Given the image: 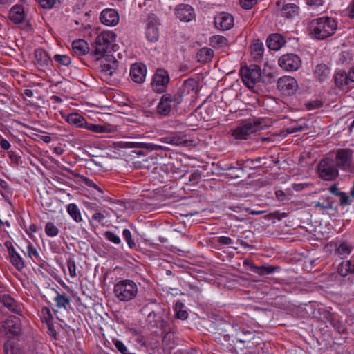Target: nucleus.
Instances as JSON below:
<instances>
[{"label": "nucleus", "instance_id": "f257e3e1", "mask_svg": "<svg viewBox=\"0 0 354 354\" xmlns=\"http://www.w3.org/2000/svg\"><path fill=\"white\" fill-rule=\"evenodd\" d=\"M308 30L313 38L325 39L335 35L337 30V22L330 17H318L310 21Z\"/></svg>", "mask_w": 354, "mask_h": 354}, {"label": "nucleus", "instance_id": "f03ea898", "mask_svg": "<svg viewBox=\"0 0 354 354\" xmlns=\"http://www.w3.org/2000/svg\"><path fill=\"white\" fill-rule=\"evenodd\" d=\"M23 333L21 319L15 315H10L0 322V337L8 339H17Z\"/></svg>", "mask_w": 354, "mask_h": 354}, {"label": "nucleus", "instance_id": "7ed1b4c3", "mask_svg": "<svg viewBox=\"0 0 354 354\" xmlns=\"http://www.w3.org/2000/svg\"><path fill=\"white\" fill-rule=\"evenodd\" d=\"M115 40V35L111 31H104L95 38L93 47L94 48V55L97 57V59L104 56H109L108 53L113 50Z\"/></svg>", "mask_w": 354, "mask_h": 354}, {"label": "nucleus", "instance_id": "20e7f679", "mask_svg": "<svg viewBox=\"0 0 354 354\" xmlns=\"http://www.w3.org/2000/svg\"><path fill=\"white\" fill-rule=\"evenodd\" d=\"M113 292L120 301H129L136 296L138 286L132 280L123 279L114 286Z\"/></svg>", "mask_w": 354, "mask_h": 354}, {"label": "nucleus", "instance_id": "39448f33", "mask_svg": "<svg viewBox=\"0 0 354 354\" xmlns=\"http://www.w3.org/2000/svg\"><path fill=\"white\" fill-rule=\"evenodd\" d=\"M240 75L245 85L252 88L255 84L261 81V70L256 64H252L249 66L241 67Z\"/></svg>", "mask_w": 354, "mask_h": 354}, {"label": "nucleus", "instance_id": "423d86ee", "mask_svg": "<svg viewBox=\"0 0 354 354\" xmlns=\"http://www.w3.org/2000/svg\"><path fill=\"white\" fill-rule=\"evenodd\" d=\"M261 122L259 120L248 119L243 121L232 133L236 139L246 140L248 136L260 129Z\"/></svg>", "mask_w": 354, "mask_h": 354}, {"label": "nucleus", "instance_id": "0eeeda50", "mask_svg": "<svg viewBox=\"0 0 354 354\" xmlns=\"http://www.w3.org/2000/svg\"><path fill=\"white\" fill-rule=\"evenodd\" d=\"M180 104L179 96L170 93L164 94L158 104L157 113L161 116H168L172 109Z\"/></svg>", "mask_w": 354, "mask_h": 354}, {"label": "nucleus", "instance_id": "6e6552de", "mask_svg": "<svg viewBox=\"0 0 354 354\" xmlns=\"http://www.w3.org/2000/svg\"><path fill=\"white\" fill-rule=\"evenodd\" d=\"M318 171L320 178L325 180H333L339 175L334 160L329 158H324L320 161L318 165Z\"/></svg>", "mask_w": 354, "mask_h": 354}, {"label": "nucleus", "instance_id": "1a4fd4ad", "mask_svg": "<svg viewBox=\"0 0 354 354\" xmlns=\"http://www.w3.org/2000/svg\"><path fill=\"white\" fill-rule=\"evenodd\" d=\"M353 151L347 148L339 149L336 151L335 165L342 170H348L353 162Z\"/></svg>", "mask_w": 354, "mask_h": 354}, {"label": "nucleus", "instance_id": "9d476101", "mask_svg": "<svg viewBox=\"0 0 354 354\" xmlns=\"http://www.w3.org/2000/svg\"><path fill=\"white\" fill-rule=\"evenodd\" d=\"M169 82V76L167 71L158 68L153 77L151 86L155 92L162 93L166 91Z\"/></svg>", "mask_w": 354, "mask_h": 354}, {"label": "nucleus", "instance_id": "9b49d317", "mask_svg": "<svg viewBox=\"0 0 354 354\" xmlns=\"http://www.w3.org/2000/svg\"><path fill=\"white\" fill-rule=\"evenodd\" d=\"M160 23L157 17L152 14L149 15L147 18V27H146V37L150 42H156L159 38V28Z\"/></svg>", "mask_w": 354, "mask_h": 354}, {"label": "nucleus", "instance_id": "f8f14e48", "mask_svg": "<svg viewBox=\"0 0 354 354\" xmlns=\"http://www.w3.org/2000/svg\"><path fill=\"white\" fill-rule=\"evenodd\" d=\"M279 65L283 69L288 71H297L301 66V59L295 54H286L280 57Z\"/></svg>", "mask_w": 354, "mask_h": 354}, {"label": "nucleus", "instance_id": "ddd939ff", "mask_svg": "<svg viewBox=\"0 0 354 354\" xmlns=\"http://www.w3.org/2000/svg\"><path fill=\"white\" fill-rule=\"evenodd\" d=\"M277 88L286 95L293 94L298 88L297 80L291 76L280 77L277 82Z\"/></svg>", "mask_w": 354, "mask_h": 354}, {"label": "nucleus", "instance_id": "4468645a", "mask_svg": "<svg viewBox=\"0 0 354 354\" xmlns=\"http://www.w3.org/2000/svg\"><path fill=\"white\" fill-rule=\"evenodd\" d=\"M198 91V82L194 79H188L184 82L181 87L178 89L177 93L174 94L176 96H179L180 103L182 102L183 97L191 95L194 97Z\"/></svg>", "mask_w": 354, "mask_h": 354}, {"label": "nucleus", "instance_id": "2eb2a0df", "mask_svg": "<svg viewBox=\"0 0 354 354\" xmlns=\"http://www.w3.org/2000/svg\"><path fill=\"white\" fill-rule=\"evenodd\" d=\"M0 303L10 312L22 315L23 305L8 294H3Z\"/></svg>", "mask_w": 354, "mask_h": 354}, {"label": "nucleus", "instance_id": "dca6fc26", "mask_svg": "<svg viewBox=\"0 0 354 354\" xmlns=\"http://www.w3.org/2000/svg\"><path fill=\"white\" fill-rule=\"evenodd\" d=\"M147 68L146 66L141 63L133 64L130 70V76L131 80L137 83H142L146 77Z\"/></svg>", "mask_w": 354, "mask_h": 354}, {"label": "nucleus", "instance_id": "f3484780", "mask_svg": "<svg viewBox=\"0 0 354 354\" xmlns=\"http://www.w3.org/2000/svg\"><path fill=\"white\" fill-rule=\"evenodd\" d=\"M214 24L217 28L221 30H229L233 26L234 17L226 12L220 13L214 18Z\"/></svg>", "mask_w": 354, "mask_h": 354}, {"label": "nucleus", "instance_id": "a211bd4d", "mask_svg": "<svg viewBox=\"0 0 354 354\" xmlns=\"http://www.w3.org/2000/svg\"><path fill=\"white\" fill-rule=\"evenodd\" d=\"M100 19L103 24L113 26L119 22V14L115 9L106 8L102 11Z\"/></svg>", "mask_w": 354, "mask_h": 354}, {"label": "nucleus", "instance_id": "6ab92c4d", "mask_svg": "<svg viewBox=\"0 0 354 354\" xmlns=\"http://www.w3.org/2000/svg\"><path fill=\"white\" fill-rule=\"evenodd\" d=\"M176 17L183 21H190L194 17V10L189 5L180 4L176 10Z\"/></svg>", "mask_w": 354, "mask_h": 354}, {"label": "nucleus", "instance_id": "aec40b11", "mask_svg": "<svg viewBox=\"0 0 354 354\" xmlns=\"http://www.w3.org/2000/svg\"><path fill=\"white\" fill-rule=\"evenodd\" d=\"M243 264L245 266H248L250 268V271L261 276L272 274L275 272V270L279 269V267L277 266L268 265L257 266L247 259L244 261Z\"/></svg>", "mask_w": 354, "mask_h": 354}, {"label": "nucleus", "instance_id": "412c9836", "mask_svg": "<svg viewBox=\"0 0 354 354\" xmlns=\"http://www.w3.org/2000/svg\"><path fill=\"white\" fill-rule=\"evenodd\" d=\"M335 84L339 88L348 91L353 85H351L348 79L347 73L340 71L335 75Z\"/></svg>", "mask_w": 354, "mask_h": 354}, {"label": "nucleus", "instance_id": "4be33fe9", "mask_svg": "<svg viewBox=\"0 0 354 354\" xmlns=\"http://www.w3.org/2000/svg\"><path fill=\"white\" fill-rule=\"evenodd\" d=\"M25 13L22 6L15 5L9 12V19L15 24L21 23L24 20Z\"/></svg>", "mask_w": 354, "mask_h": 354}, {"label": "nucleus", "instance_id": "5701e85b", "mask_svg": "<svg viewBox=\"0 0 354 354\" xmlns=\"http://www.w3.org/2000/svg\"><path fill=\"white\" fill-rule=\"evenodd\" d=\"M285 42L283 37L280 34H272L267 39L268 47L273 50L280 49Z\"/></svg>", "mask_w": 354, "mask_h": 354}, {"label": "nucleus", "instance_id": "b1692460", "mask_svg": "<svg viewBox=\"0 0 354 354\" xmlns=\"http://www.w3.org/2000/svg\"><path fill=\"white\" fill-rule=\"evenodd\" d=\"M330 74V68L324 63L317 64L314 71V75L319 82L325 81Z\"/></svg>", "mask_w": 354, "mask_h": 354}, {"label": "nucleus", "instance_id": "393cba45", "mask_svg": "<svg viewBox=\"0 0 354 354\" xmlns=\"http://www.w3.org/2000/svg\"><path fill=\"white\" fill-rule=\"evenodd\" d=\"M72 48L74 53L78 56L86 55L89 50L87 42L83 39L74 41L72 44Z\"/></svg>", "mask_w": 354, "mask_h": 354}, {"label": "nucleus", "instance_id": "a878e982", "mask_svg": "<svg viewBox=\"0 0 354 354\" xmlns=\"http://www.w3.org/2000/svg\"><path fill=\"white\" fill-rule=\"evenodd\" d=\"M35 58L37 64L41 67L47 66L51 62V59L47 53L42 49L35 50Z\"/></svg>", "mask_w": 354, "mask_h": 354}, {"label": "nucleus", "instance_id": "bb28decb", "mask_svg": "<svg viewBox=\"0 0 354 354\" xmlns=\"http://www.w3.org/2000/svg\"><path fill=\"white\" fill-rule=\"evenodd\" d=\"M281 15L286 18H293L299 14V7L294 3L285 4L281 10Z\"/></svg>", "mask_w": 354, "mask_h": 354}, {"label": "nucleus", "instance_id": "cd10ccee", "mask_svg": "<svg viewBox=\"0 0 354 354\" xmlns=\"http://www.w3.org/2000/svg\"><path fill=\"white\" fill-rule=\"evenodd\" d=\"M251 55L254 59H260L263 54L264 46L263 44L259 40L254 41L250 46Z\"/></svg>", "mask_w": 354, "mask_h": 354}, {"label": "nucleus", "instance_id": "c85d7f7f", "mask_svg": "<svg viewBox=\"0 0 354 354\" xmlns=\"http://www.w3.org/2000/svg\"><path fill=\"white\" fill-rule=\"evenodd\" d=\"M66 121L71 124L75 125L77 127H84L87 122L86 120L77 113H71L67 116Z\"/></svg>", "mask_w": 354, "mask_h": 354}, {"label": "nucleus", "instance_id": "c756f323", "mask_svg": "<svg viewBox=\"0 0 354 354\" xmlns=\"http://www.w3.org/2000/svg\"><path fill=\"white\" fill-rule=\"evenodd\" d=\"M214 56V51L209 48H203L196 54L198 61L201 63H206L211 61Z\"/></svg>", "mask_w": 354, "mask_h": 354}, {"label": "nucleus", "instance_id": "7c9ffc66", "mask_svg": "<svg viewBox=\"0 0 354 354\" xmlns=\"http://www.w3.org/2000/svg\"><path fill=\"white\" fill-rule=\"evenodd\" d=\"M67 212L75 222L80 223L82 221L80 211L75 203H70L68 205Z\"/></svg>", "mask_w": 354, "mask_h": 354}, {"label": "nucleus", "instance_id": "2f4dec72", "mask_svg": "<svg viewBox=\"0 0 354 354\" xmlns=\"http://www.w3.org/2000/svg\"><path fill=\"white\" fill-rule=\"evenodd\" d=\"M54 301L55 302V306L57 308H64V309H66L67 306L70 304V298L66 296L65 294H59V292H57V295L54 299Z\"/></svg>", "mask_w": 354, "mask_h": 354}, {"label": "nucleus", "instance_id": "473e14b6", "mask_svg": "<svg viewBox=\"0 0 354 354\" xmlns=\"http://www.w3.org/2000/svg\"><path fill=\"white\" fill-rule=\"evenodd\" d=\"M209 44L213 48H219L227 45V39L223 36L214 35L210 38Z\"/></svg>", "mask_w": 354, "mask_h": 354}, {"label": "nucleus", "instance_id": "72a5a7b5", "mask_svg": "<svg viewBox=\"0 0 354 354\" xmlns=\"http://www.w3.org/2000/svg\"><path fill=\"white\" fill-rule=\"evenodd\" d=\"M111 60H112V65L111 66V70H100L101 74L103 77L109 79L113 75V73L115 72L118 66V60L113 56L109 57Z\"/></svg>", "mask_w": 354, "mask_h": 354}, {"label": "nucleus", "instance_id": "f704fd0d", "mask_svg": "<svg viewBox=\"0 0 354 354\" xmlns=\"http://www.w3.org/2000/svg\"><path fill=\"white\" fill-rule=\"evenodd\" d=\"M85 128L88 130H90L95 133H109L111 132V130L109 127L101 125V124H88L86 123V125L85 126Z\"/></svg>", "mask_w": 354, "mask_h": 354}, {"label": "nucleus", "instance_id": "c9c22d12", "mask_svg": "<svg viewBox=\"0 0 354 354\" xmlns=\"http://www.w3.org/2000/svg\"><path fill=\"white\" fill-rule=\"evenodd\" d=\"M112 342H113V345L115 346V348L117 349V351L120 354H136V353L129 352L127 346L123 343L122 341H121L118 339H116V338H113L112 339Z\"/></svg>", "mask_w": 354, "mask_h": 354}, {"label": "nucleus", "instance_id": "e433bc0d", "mask_svg": "<svg viewBox=\"0 0 354 354\" xmlns=\"http://www.w3.org/2000/svg\"><path fill=\"white\" fill-rule=\"evenodd\" d=\"M156 158L149 157L147 159L144 160L142 162H138L137 164H138V165H136V167L137 168L146 169L149 170L152 169L153 166L156 165Z\"/></svg>", "mask_w": 354, "mask_h": 354}, {"label": "nucleus", "instance_id": "4c0bfd02", "mask_svg": "<svg viewBox=\"0 0 354 354\" xmlns=\"http://www.w3.org/2000/svg\"><path fill=\"white\" fill-rule=\"evenodd\" d=\"M337 253L342 258L348 256L351 252V246L347 243L343 242L336 249Z\"/></svg>", "mask_w": 354, "mask_h": 354}, {"label": "nucleus", "instance_id": "58836bf2", "mask_svg": "<svg viewBox=\"0 0 354 354\" xmlns=\"http://www.w3.org/2000/svg\"><path fill=\"white\" fill-rule=\"evenodd\" d=\"M262 159H264V158L259 157L255 159H247L244 161L243 167L251 169L258 168L260 167L259 164Z\"/></svg>", "mask_w": 354, "mask_h": 354}, {"label": "nucleus", "instance_id": "ea45409f", "mask_svg": "<svg viewBox=\"0 0 354 354\" xmlns=\"http://www.w3.org/2000/svg\"><path fill=\"white\" fill-rule=\"evenodd\" d=\"M169 142L170 144L175 145L189 146L192 141L184 139L183 138H181L178 136H175L171 137Z\"/></svg>", "mask_w": 354, "mask_h": 354}, {"label": "nucleus", "instance_id": "a19ab883", "mask_svg": "<svg viewBox=\"0 0 354 354\" xmlns=\"http://www.w3.org/2000/svg\"><path fill=\"white\" fill-rule=\"evenodd\" d=\"M45 232L48 236H55L59 234V229L52 222H48L45 226Z\"/></svg>", "mask_w": 354, "mask_h": 354}, {"label": "nucleus", "instance_id": "79ce46f5", "mask_svg": "<svg viewBox=\"0 0 354 354\" xmlns=\"http://www.w3.org/2000/svg\"><path fill=\"white\" fill-rule=\"evenodd\" d=\"M12 264L18 270H21L24 268V263L22 258L18 254L10 258Z\"/></svg>", "mask_w": 354, "mask_h": 354}, {"label": "nucleus", "instance_id": "37998d69", "mask_svg": "<svg viewBox=\"0 0 354 354\" xmlns=\"http://www.w3.org/2000/svg\"><path fill=\"white\" fill-rule=\"evenodd\" d=\"M261 81L266 84H272L275 81V75L272 72L266 73L263 71V73H261Z\"/></svg>", "mask_w": 354, "mask_h": 354}, {"label": "nucleus", "instance_id": "c03bdc74", "mask_svg": "<svg viewBox=\"0 0 354 354\" xmlns=\"http://www.w3.org/2000/svg\"><path fill=\"white\" fill-rule=\"evenodd\" d=\"M42 317L41 320L43 322L46 324H49L53 322V317L50 310V309L47 307H44L42 308Z\"/></svg>", "mask_w": 354, "mask_h": 354}, {"label": "nucleus", "instance_id": "a18cd8bd", "mask_svg": "<svg viewBox=\"0 0 354 354\" xmlns=\"http://www.w3.org/2000/svg\"><path fill=\"white\" fill-rule=\"evenodd\" d=\"M122 235L125 241H127L130 248H133L136 246L134 241L131 238V233L129 230L124 229L122 232Z\"/></svg>", "mask_w": 354, "mask_h": 354}, {"label": "nucleus", "instance_id": "49530a36", "mask_svg": "<svg viewBox=\"0 0 354 354\" xmlns=\"http://www.w3.org/2000/svg\"><path fill=\"white\" fill-rule=\"evenodd\" d=\"M104 237L109 241L115 243L120 244L121 242L120 238L115 234L114 232L111 231H106L104 233Z\"/></svg>", "mask_w": 354, "mask_h": 354}, {"label": "nucleus", "instance_id": "de8ad7c7", "mask_svg": "<svg viewBox=\"0 0 354 354\" xmlns=\"http://www.w3.org/2000/svg\"><path fill=\"white\" fill-rule=\"evenodd\" d=\"M54 59L64 66H68L71 63V58L66 55H56Z\"/></svg>", "mask_w": 354, "mask_h": 354}, {"label": "nucleus", "instance_id": "09e8293b", "mask_svg": "<svg viewBox=\"0 0 354 354\" xmlns=\"http://www.w3.org/2000/svg\"><path fill=\"white\" fill-rule=\"evenodd\" d=\"M67 267L69 271V274L72 278L77 276L76 265L75 261L72 258H69L67 261Z\"/></svg>", "mask_w": 354, "mask_h": 354}, {"label": "nucleus", "instance_id": "8fccbe9b", "mask_svg": "<svg viewBox=\"0 0 354 354\" xmlns=\"http://www.w3.org/2000/svg\"><path fill=\"white\" fill-rule=\"evenodd\" d=\"M334 206V203L333 201L328 200V203H322L320 202H317L315 204V208H320L322 210H329L333 209Z\"/></svg>", "mask_w": 354, "mask_h": 354}, {"label": "nucleus", "instance_id": "3c124183", "mask_svg": "<svg viewBox=\"0 0 354 354\" xmlns=\"http://www.w3.org/2000/svg\"><path fill=\"white\" fill-rule=\"evenodd\" d=\"M4 351L6 354H19V351L8 341L4 344Z\"/></svg>", "mask_w": 354, "mask_h": 354}, {"label": "nucleus", "instance_id": "603ef678", "mask_svg": "<svg viewBox=\"0 0 354 354\" xmlns=\"http://www.w3.org/2000/svg\"><path fill=\"white\" fill-rule=\"evenodd\" d=\"M27 250H28V254L29 257H30L32 259L34 258L37 260L39 259L40 257H39V254L37 249L31 243H30L28 245Z\"/></svg>", "mask_w": 354, "mask_h": 354}, {"label": "nucleus", "instance_id": "864d4df0", "mask_svg": "<svg viewBox=\"0 0 354 354\" xmlns=\"http://www.w3.org/2000/svg\"><path fill=\"white\" fill-rule=\"evenodd\" d=\"M338 197H339V205L341 206L349 205L351 203V199L347 194L344 192L342 194H339Z\"/></svg>", "mask_w": 354, "mask_h": 354}, {"label": "nucleus", "instance_id": "5fc2aeb1", "mask_svg": "<svg viewBox=\"0 0 354 354\" xmlns=\"http://www.w3.org/2000/svg\"><path fill=\"white\" fill-rule=\"evenodd\" d=\"M83 183L89 187H93L96 190H97L100 193L104 194V192L100 187H98L92 180L88 178L84 177L82 179Z\"/></svg>", "mask_w": 354, "mask_h": 354}, {"label": "nucleus", "instance_id": "6e6d98bb", "mask_svg": "<svg viewBox=\"0 0 354 354\" xmlns=\"http://www.w3.org/2000/svg\"><path fill=\"white\" fill-rule=\"evenodd\" d=\"M43 8L49 9L53 7L57 0H37Z\"/></svg>", "mask_w": 354, "mask_h": 354}, {"label": "nucleus", "instance_id": "4d7b16f0", "mask_svg": "<svg viewBox=\"0 0 354 354\" xmlns=\"http://www.w3.org/2000/svg\"><path fill=\"white\" fill-rule=\"evenodd\" d=\"M241 7L244 9L252 8L257 2V0H239Z\"/></svg>", "mask_w": 354, "mask_h": 354}, {"label": "nucleus", "instance_id": "13d9d810", "mask_svg": "<svg viewBox=\"0 0 354 354\" xmlns=\"http://www.w3.org/2000/svg\"><path fill=\"white\" fill-rule=\"evenodd\" d=\"M125 147H129V148L146 149V143L145 142H127L125 143Z\"/></svg>", "mask_w": 354, "mask_h": 354}, {"label": "nucleus", "instance_id": "bf43d9fd", "mask_svg": "<svg viewBox=\"0 0 354 354\" xmlns=\"http://www.w3.org/2000/svg\"><path fill=\"white\" fill-rule=\"evenodd\" d=\"M322 105H323L322 101L316 100H313V101L308 102L306 104V106L309 110H313V109L321 107Z\"/></svg>", "mask_w": 354, "mask_h": 354}, {"label": "nucleus", "instance_id": "052dcab7", "mask_svg": "<svg viewBox=\"0 0 354 354\" xmlns=\"http://www.w3.org/2000/svg\"><path fill=\"white\" fill-rule=\"evenodd\" d=\"M8 156L12 162L18 165L20 160L21 156L12 150L8 152Z\"/></svg>", "mask_w": 354, "mask_h": 354}, {"label": "nucleus", "instance_id": "680f3d73", "mask_svg": "<svg viewBox=\"0 0 354 354\" xmlns=\"http://www.w3.org/2000/svg\"><path fill=\"white\" fill-rule=\"evenodd\" d=\"M146 149L149 151H158V150H164L166 149L163 146L153 144V143H146Z\"/></svg>", "mask_w": 354, "mask_h": 354}, {"label": "nucleus", "instance_id": "e2e57ef3", "mask_svg": "<svg viewBox=\"0 0 354 354\" xmlns=\"http://www.w3.org/2000/svg\"><path fill=\"white\" fill-rule=\"evenodd\" d=\"M111 56H107L106 58L105 59V62L101 64L100 66V68L101 69L100 70H107V71H109L111 70V66L112 65V60H111L109 59Z\"/></svg>", "mask_w": 354, "mask_h": 354}, {"label": "nucleus", "instance_id": "0e129e2a", "mask_svg": "<svg viewBox=\"0 0 354 354\" xmlns=\"http://www.w3.org/2000/svg\"><path fill=\"white\" fill-rule=\"evenodd\" d=\"M105 217L106 215H104L103 213L96 212L93 214L92 219L100 223L105 218Z\"/></svg>", "mask_w": 354, "mask_h": 354}, {"label": "nucleus", "instance_id": "69168bd1", "mask_svg": "<svg viewBox=\"0 0 354 354\" xmlns=\"http://www.w3.org/2000/svg\"><path fill=\"white\" fill-rule=\"evenodd\" d=\"M218 242L222 245H230L232 243V240L228 236H220Z\"/></svg>", "mask_w": 354, "mask_h": 354}, {"label": "nucleus", "instance_id": "338daca9", "mask_svg": "<svg viewBox=\"0 0 354 354\" xmlns=\"http://www.w3.org/2000/svg\"><path fill=\"white\" fill-rule=\"evenodd\" d=\"M333 326V327L337 330V331L340 333V334H342V333H344L345 331H346V328L345 327L342 325L341 324L339 323H336V322H332L331 323Z\"/></svg>", "mask_w": 354, "mask_h": 354}, {"label": "nucleus", "instance_id": "774afa93", "mask_svg": "<svg viewBox=\"0 0 354 354\" xmlns=\"http://www.w3.org/2000/svg\"><path fill=\"white\" fill-rule=\"evenodd\" d=\"M347 75L350 84L353 85V84H354V66L349 69L348 72L347 73Z\"/></svg>", "mask_w": 354, "mask_h": 354}]
</instances>
